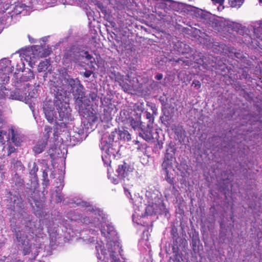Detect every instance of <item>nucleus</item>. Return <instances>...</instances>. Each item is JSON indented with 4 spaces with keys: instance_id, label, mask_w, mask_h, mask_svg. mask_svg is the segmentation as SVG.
I'll return each mask as SVG.
<instances>
[{
    "instance_id": "nucleus-27",
    "label": "nucleus",
    "mask_w": 262,
    "mask_h": 262,
    "mask_svg": "<svg viewBox=\"0 0 262 262\" xmlns=\"http://www.w3.org/2000/svg\"><path fill=\"white\" fill-rule=\"evenodd\" d=\"M56 196L57 198L56 200L57 202L61 201L62 200V196L58 193H56Z\"/></svg>"
},
{
    "instance_id": "nucleus-8",
    "label": "nucleus",
    "mask_w": 262,
    "mask_h": 262,
    "mask_svg": "<svg viewBox=\"0 0 262 262\" xmlns=\"http://www.w3.org/2000/svg\"><path fill=\"white\" fill-rule=\"evenodd\" d=\"M13 67L11 64V61L4 58L0 61V72L3 73L5 77L3 83H7L9 80V77L8 75L11 74L13 71Z\"/></svg>"
},
{
    "instance_id": "nucleus-5",
    "label": "nucleus",
    "mask_w": 262,
    "mask_h": 262,
    "mask_svg": "<svg viewBox=\"0 0 262 262\" xmlns=\"http://www.w3.org/2000/svg\"><path fill=\"white\" fill-rule=\"evenodd\" d=\"M74 61L81 66H84L83 63L87 64L90 68H94L95 59L94 57L89 54L87 52H81L76 55Z\"/></svg>"
},
{
    "instance_id": "nucleus-1",
    "label": "nucleus",
    "mask_w": 262,
    "mask_h": 262,
    "mask_svg": "<svg viewBox=\"0 0 262 262\" xmlns=\"http://www.w3.org/2000/svg\"><path fill=\"white\" fill-rule=\"evenodd\" d=\"M43 110L48 122L52 123L57 120H69L71 110L66 98L62 99L59 95L56 97L55 102L46 101L43 104Z\"/></svg>"
},
{
    "instance_id": "nucleus-40",
    "label": "nucleus",
    "mask_w": 262,
    "mask_h": 262,
    "mask_svg": "<svg viewBox=\"0 0 262 262\" xmlns=\"http://www.w3.org/2000/svg\"><path fill=\"white\" fill-rule=\"evenodd\" d=\"M261 27H262V23L261 24Z\"/></svg>"
},
{
    "instance_id": "nucleus-6",
    "label": "nucleus",
    "mask_w": 262,
    "mask_h": 262,
    "mask_svg": "<svg viewBox=\"0 0 262 262\" xmlns=\"http://www.w3.org/2000/svg\"><path fill=\"white\" fill-rule=\"evenodd\" d=\"M128 78L129 77H128V78H124L123 76L118 74L117 77H116V81H117L120 83V85L125 92L132 93L133 90L135 87L134 83H136L137 80L136 78H134L132 80Z\"/></svg>"
},
{
    "instance_id": "nucleus-26",
    "label": "nucleus",
    "mask_w": 262,
    "mask_h": 262,
    "mask_svg": "<svg viewBox=\"0 0 262 262\" xmlns=\"http://www.w3.org/2000/svg\"><path fill=\"white\" fill-rule=\"evenodd\" d=\"M92 73V72L90 71H86L83 74L85 77L88 78L91 75Z\"/></svg>"
},
{
    "instance_id": "nucleus-7",
    "label": "nucleus",
    "mask_w": 262,
    "mask_h": 262,
    "mask_svg": "<svg viewBox=\"0 0 262 262\" xmlns=\"http://www.w3.org/2000/svg\"><path fill=\"white\" fill-rule=\"evenodd\" d=\"M40 50V48L39 46H34L32 48L31 51H29L27 53L26 60L32 68L35 64L36 58L45 56L43 53H41Z\"/></svg>"
},
{
    "instance_id": "nucleus-18",
    "label": "nucleus",
    "mask_w": 262,
    "mask_h": 262,
    "mask_svg": "<svg viewBox=\"0 0 262 262\" xmlns=\"http://www.w3.org/2000/svg\"><path fill=\"white\" fill-rule=\"evenodd\" d=\"M9 139L8 136L7 135L6 132L0 130V142L4 144Z\"/></svg>"
},
{
    "instance_id": "nucleus-16",
    "label": "nucleus",
    "mask_w": 262,
    "mask_h": 262,
    "mask_svg": "<svg viewBox=\"0 0 262 262\" xmlns=\"http://www.w3.org/2000/svg\"><path fill=\"white\" fill-rule=\"evenodd\" d=\"M50 65V61L49 60L46 59L45 61H42L39 63V64L38 65V71L39 72H41L42 71H45L46 70L49 66Z\"/></svg>"
},
{
    "instance_id": "nucleus-12",
    "label": "nucleus",
    "mask_w": 262,
    "mask_h": 262,
    "mask_svg": "<svg viewBox=\"0 0 262 262\" xmlns=\"http://www.w3.org/2000/svg\"><path fill=\"white\" fill-rule=\"evenodd\" d=\"M118 249L120 257H116V262H125V257H124V252L122 249V246L119 240L116 237V251Z\"/></svg>"
},
{
    "instance_id": "nucleus-39",
    "label": "nucleus",
    "mask_w": 262,
    "mask_h": 262,
    "mask_svg": "<svg viewBox=\"0 0 262 262\" xmlns=\"http://www.w3.org/2000/svg\"><path fill=\"white\" fill-rule=\"evenodd\" d=\"M260 3H262V0H259Z\"/></svg>"
},
{
    "instance_id": "nucleus-20",
    "label": "nucleus",
    "mask_w": 262,
    "mask_h": 262,
    "mask_svg": "<svg viewBox=\"0 0 262 262\" xmlns=\"http://www.w3.org/2000/svg\"><path fill=\"white\" fill-rule=\"evenodd\" d=\"M76 204L82 207L85 208L86 211H91L92 209V206L87 202L84 201L77 202Z\"/></svg>"
},
{
    "instance_id": "nucleus-34",
    "label": "nucleus",
    "mask_w": 262,
    "mask_h": 262,
    "mask_svg": "<svg viewBox=\"0 0 262 262\" xmlns=\"http://www.w3.org/2000/svg\"><path fill=\"white\" fill-rule=\"evenodd\" d=\"M155 213H158L159 211L158 210V209H156L155 211H154Z\"/></svg>"
},
{
    "instance_id": "nucleus-24",
    "label": "nucleus",
    "mask_w": 262,
    "mask_h": 262,
    "mask_svg": "<svg viewBox=\"0 0 262 262\" xmlns=\"http://www.w3.org/2000/svg\"><path fill=\"white\" fill-rule=\"evenodd\" d=\"M17 99L22 101H25L26 103L29 102V101L30 100L29 96H28L27 97H25L21 96L20 97L18 98Z\"/></svg>"
},
{
    "instance_id": "nucleus-13",
    "label": "nucleus",
    "mask_w": 262,
    "mask_h": 262,
    "mask_svg": "<svg viewBox=\"0 0 262 262\" xmlns=\"http://www.w3.org/2000/svg\"><path fill=\"white\" fill-rule=\"evenodd\" d=\"M99 228H100L102 233L106 237L110 238V236H112L115 232L113 227L107 225H105V226L102 225L101 227L99 226Z\"/></svg>"
},
{
    "instance_id": "nucleus-3",
    "label": "nucleus",
    "mask_w": 262,
    "mask_h": 262,
    "mask_svg": "<svg viewBox=\"0 0 262 262\" xmlns=\"http://www.w3.org/2000/svg\"><path fill=\"white\" fill-rule=\"evenodd\" d=\"M64 81L66 84L70 87L69 92L73 93L76 99V101L78 104H80L82 101L83 93L82 92L83 87L80 83L79 80L76 78L73 79L68 76V77H65Z\"/></svg>"
},
{
    "instance_id": "nucleus-30",
    "label": "nucleus",
    "mask_w": 262,
    "mask_h": 262,
    "mask_svg": "<svg viewBox=\"0 0 262 262\" xmlns=\"http://www.w3.org/2000/svg\"><path fill=\"white\" fill-rule=\"evenodd\" d=\"M28 37L29 40V41H30V42L31 43H34L35 42L34 39L32 37H31L30 35H28Z\"/></svg>"
},
{
    "instance_id": "nucleus-25",
    "label": "nucleus",
    "mask_w": 262,
    "mask_h": 262,
    "mask_svg": "<svg viewBox=\"0 0 262 262\" xmlns=\"http://www.w3.org/2000/svg\"><path fill=\"white\" fill-rule=\"evenodd\" d=\"M192 85H194V87H198L199 88L201 87V83L198 80H194L192 82Z\"/></svg>"
},
{
    "instance_id": "nucleus-38",
    "label": "nucleus",
    "mask_w": 262,
    "mask_h": 262,
    "mask_svg": "<svg viewBox=\"0 0 262 262\" xmlns=\"http://www.w3.org/2000/svg\"><path fill=\"white\" fill-rule=\"evenodd\" d=\"M108 39L110 41H111V38H110V37H108Z\"/></svg>"
},
{
    "instance_id": "nucleus-14",
    "label": "nucleus",
    "mask_w": 262,
    "mask_h": 262,
    "mask_svg": "<svg viewBox=\"0 0 262 262\" xmlns=\"http://www.w3.org/2000/svg\"><path fill=\"white\" fill-rule=\"evenodd\" d=\"M152 127V126H150V127H148L149 130L146 132H143V133H140L142 137L147 141H149L152 139V135L151 134Z\"/></svg>"
},
{
    "instance_id": "nucleus-11",
    "label": "nucleus",
    "mask_w": 262,
    "mask_h": 262,
    "mask_svg": "<svg viewBox=\"0 0 262 262\" xmlns=\"http://www.w3.org/2000/svg\"><path fill=\"white\" fill-rule=\"evenodd\" d=\"M133 168L126 163L119 165L117 172L118 176L121 178H125L128 176L129 173L133 171Z\"/></svg>"
},
{
    "instance_id": "nucleus-9",
    "label": "nucleus",
    "mask_w": 262,
    "mask_h": 262,
    "mask_svg": "<svg viewBox=\"0 0 262 262\" xmlns=\"http://www.w3.org/2000/svg\"><path fill=\"white\" fill-rule=\"evenodd\" d=\"M45 132L46 133L45 136V140L39 141L34 146L33 151L36 154H39L43 150L47 144V140L50 136V133L52 132V128L50 126H46Z\"/></svg>"
},
{
    "instance_id": "nucleus-10",
    "label": "nucleus",
    "mask_w": 262,
    "mask_h": 262,
    "mask_svg": "<svg viewBox=\"0 0 262 262\" xmlns=\"http://www.w3.org/2000/svg\"><path fill=\"white\" fill-rule=\"evenodd\" d=\"M9 136H11V141L16 146H18L20 145L22 136L14 127L12 126L9 128Z\"/></svg>"
},
{
    "instance_id": "nucleus-17",
    "label": "nucleus",
    "mask_w": 262,
    "mask_h": 262,
    "mask_svg": "<svg viewBox=\"0 0 262 262\" xmlns=\"http://www.w3.org/2000/svg\"><path fill=\"white\" fill-rule=\"evenodd\" d=\"M85 118L88 120V121L89 123L92 124L95 122L97 119L98 117H97L95 113L91 112L88 115L85 117Z\"/></svg>"
},
{
    "instance_id": "nucleus-31",
    "label": "nucleus",
    "mask_w": 262,
    "mask_h": 262,
    "mask_svg": "<svg viewBox=\"0 0 262 262\" xmlns=\"http://www.w3.org/2000/svg\"><path fill=\"white\" fill-rule=\"evenodd\" d=\"M212 1L215 3H219L220 4H222L224 1V0H212Z\"/></svg>"
},
{
    "instance_id": "nucleus-37",
    "label": "nucleus",
    "mask_w": 262,
    "mask_h": 262,
    "mask_svg": "<svg viewBox=\"0 0 262 262\" xmlns=\"http://www.w3.org/2000/svg\"><path fill=\"white\" fill-rule=\"evenodd\" d=\"M110 36H111V37L112 39H113V36H112V35H111Z\"/></svg>"
},
{
    "instance_id": "nucleus-32",
    "label": "nucleus",
    "mask_w": 262,
    "mask_h": 262,
    "mask_svg": "<svg viewBox=\"0 0 262 262\" xmlns=\"http://www.w3.org/2000/svg\"><path fill=\"white\" fill-rule=\"evenodd\" d=\"M124 190H125V193H126V195H127L128 194H129V195H130V192L128 191V190H127L126 189V186L124 187Z\"/></svg>"
},
{
    "instance_id": "nucleus-33",
    "label": "nucleus",
    "mask_w": 262,
    "mask_h": 262,
    "mask_svg": "<svg viewBox=\"0 0 262 262\" xmlns=\"http://www.w3.org/2000/svg\"><path fill=\"white\" fill-rule=\"evenodd\" d=\"M32 233L35 234L36 236H37V232L34 231H32Z\"/></svg>"
},
{
    "instance_id": "nucleus-35",
    "label": "nucleus",
    "mask_w": 262,
    "mask_h": 262,
    "mask_svg": "<svg viewBox=\"0 0 262 262\" xmlns=\"http://www.w3.org/2000/svg\"><path fill=\"white\" fill-rule=\"evenodd\" d=\"M159 145L160 148H161L162 147V144L161 145L159 143Z\"/></svg>"
},
{
    "instance_id": "nucleus-36",
    "label": "nucleus",
    "mask_w": 262,
    "mask_h": 262,
    "mask_svg": "<svg viewBox=\"0 0 262 262\" xmlns=\"http://www.w3.org/2000/svg\"><path fill=\"white\" fill-rule=\"evenodd\" d=\"M31 75H32V78H34L33 74V73H31Z\"/></svg>"
},
{
    "instance_id": "nucleus-23",
    "label": "nucleus",
    "mask_w": 262,
    "mask_h": 262,
    "mask_svg": "<svg viewBox=\"0 0 262 262\" xmlns=\"http://www.w3.org/2000/svg\"><path fill=\"white\" fill-rule=\"evenodd\" d=\"M15 151V148L11 145H9L8 147V155H10Z\"/></svg>"
},
{
    "instance_id": "nucleus-29",
    "label": "nucleus",
    "mask_w": 262,
    "mask_h": 262,
    "mask_svg": "<svg viewBox=\"0 0 262 262\" xmlns=\"http://www.w3.org/2000/svg\"><path fill=\"white\" fill-rule=\"evenodd\" d=\"M162 78H163V75L162 74H158L156 76V79L159 80L162 79Z\"/></svg>"
},
{
    "instance_id": "nucleus-4",
    "label": "nucleus",
    "mask_w": 262,
    "mask_h": 262,
    "mask_svg": "<svg viewBox=\"0 0 262 262\" xmlns=\"http://www.w3.org/2000/svg\"><path fill=\"white\" fill-rule=\"evenodd\" d=\"M107 249L102 246H96L97 256L99 260L105 262H115L114 247L107 243L106 245Z\"/></svg>"
},
{
    "instance_id": "nucleus-15",
    "label": "nucleus",
    "mask_w": 262,
    "mask_h": 262,
    "mask_svg": "<svg viewBox=\"0 0 262 262\" xmlns=\"http://www.w3.org/2000/svg\"><path fill=\"white\" fill-rule=\"evenodd\" d=\"M229 5L233 8H239L243 4L244 0H227Z\"/></svg>"
},
{
    "instance_id": "nucleus-21",
    "label": "nucleus",
    "mask_w": 262,
    "mask_h": 262,
    "mask_svg": "<svg viewBox=\"0 0 262 262\" xmlns=\"http://www.w3.org/2000/svg\"><path fill=\"white\" fill-rule=\"evenodd\" d=\"M146 118L148 119V123H147V127L152 126V124L154 122V118L152 117V115L149 112H146Z\"/></svg>"
},
{
    "instance_id": "nucleus-2",
    "label": "nucleus",
    "mask_w": 262,
    "mask_h": 262,
    "mask_svg": "<svg viewBox=\"0 0 262 262\" xmlns=\"http://www.w3.org/2000/svg\"><path fill=\"white\" fill-rule=\"evenodd\" d=\"M115 135L112 133L106 139L103 137L101 142V148L102 150L103 154L102 156V160L104 164L108 166L107 168V177L112 183H115V174L113 169L111 166L112 159H115L114 139Z\"/></svg>"
},
{
    "instance_id": "nucleus-28",
    "label": "nucleus",
    "mask_w": 262,
    "mask_h": 262,
    "mask_svg": "<svg viewBox=\"0 0 262 262\" xmlns=\"http://www.w3.org/2000/svg\"><path fill=\"white\" fill-rule=\"evenodd\" d=\"M132 125H133V127L134 128V129H136L137 128L138 126H139V123L137 122V123H136L134 121H133L132 122Z\"/></svg>"
},
{
    "instance_id": "nucleus-22",
    "label": "nucleus",
    "mask_w": 262,
    "mask_h": 262,
    "mask_svg": "<svg viewBox=\"0 0 262 262\" xmlns=\"http://www.w3.org/2000/svg\"><path fill=\"white\" fill-rule=\"evenodd\" d=\"M20 235H21V234H20V235H19V234L18 233H17L16 234V238L19 242H21L23 245H24V244H25V243L26 242V239H25L26 236H23V237H21ZM26 238H28V237L26 236ZM27 243H28L27 241Z\"/></svg>"
},
{
    "instance_id": "nucleus-19",
    "label": "nucleus",
    "mask_w": 262,
    "mask_h": 262,
    "mask_svg": "<svg viewBox=\"0 0 262 262\" xmlns=\"http://www.w3.org/2000/svg\"><path fill=\"white\" fill-rule=\"evenodd\" d=\"M172 165V160H170L168 158H165L162 163V167L166 170L171 167Z\"/></svg>"
}]
</instances>
